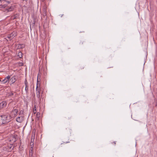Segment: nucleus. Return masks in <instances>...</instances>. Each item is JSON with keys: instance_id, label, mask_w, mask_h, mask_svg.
I'll use <instances>...</instances> for the list:
<instances>
[{"instance_id": "23", "label": "nucleus", "mask_w": 157, "mask_h": 157, "mask_svg": "<svg viewBox=\"0 0 157 157\" xmlns=\"http://www.w3.org/2000/svg\"><path fill=\"white\" fill-rule=\"evenodd\" d=\"M47 9L46 6L45 5L44 6L43 9L45 10Z\"/></svg>"}, {"instance_id": "16", "label": "nucleus", "mask_w": 157, "mask_h": 157, "mask_svg": "<svg viewBox=\"0 0 157 157\" xmlns=\"http://www.w3.org/2000/svg\"><path fill=\"white\" fill-rule=\"evenodd\" d=\"M18 56L20 58H21L22 57V53L21 52H19L18 54Z\"/></svg>"}, {"instance_id": "20", "label": "nucleus", "mask_w": 157, "mask_h": 157, "mask_svg": "<svg viewBox=\"0 0 157 157\" xmlns=\"http://www.w3.org/2000/svg\"><path fill=\"white\" fill-rule=\"evenodd\" d=\"M33 112L34 114H35L36 113V107L35 105L34 107Z\"/></svg>"}, {"instance_id": "10", "label": "nucleus", "mask_w": 157, "mask_h": 157, "mask_svg": "<svg viewBox=\"0 0 157 157\" xmlns=\"http://www.w3.org/2000/svg\"><path fill=\"white\" fill-rule=\"evenodd\" d=\"M16 136H12L10 138V141H12L13 142H15L17 140Z\"/></svg>"}, {"instance_id": "9", "label": "nucleus", "mask_w": 157, "mask_h": 157, "mask_svg": "<svg viewBox=\"0 0 157 157\" xmlns=\"http://www.w3.org/2000/svg\"><path fill=\"white\" fill-rule=\"evenodd\" d=\"M17 77L16 76H13L10 79V81L12 83H14L17 80Z\"/></svg>"}, {"instance_id": "19", "label": "nucleus", "mask_w": 157, "mask_h": 157, "mask_svg": "<svg viewBox=\"0 0 157 157\" xmlns=\"http://www.w3.org/2000/svg\"><path fill=\"white\" fill-rule=\"evenodd\" d=\"M21 142H20V144L19 147V150L20 151H21L23 150V147L22 146L21 147Z\"/></svg>"}, {"instance_id": "29", "label": "nucleus", "mask_w": 157, "mask_h": 157, "mask_svg": "<svg viewBox=\"0 0 157 157\" xmlns=\"http://www.w3.org/2000/svg\"><path fill=\"white\" fill-rule=\"evenodd\" d=\"M15 93V96H16V93Z\"/></svg>"}, {"instance_id": "25", "label": "nucleus", "mask_w": 157, "mask_h": 157, "mask_svg": "<svg viewBox=\"0 0 157 157\" xmlns=\"http://www.w3.org/2000/svg\"><path fill=\"white\" fill-rule=\"evenodd\" d=\"M33 142H32V143H30V144L31 146H32V145H33Z\"/></svg>"}, {"instance_id": "12", "label": "nucleus", "mask_w": 157, "mask_h": 157, "mask_svg": "<svg viewBox=\"0 0 157 157\" xmlns=\"http://www.w3.org/2000/svg\"><path fill=\"white\" fill-rule=\"evenodd\" d=\"M25 46V45L24 44H19L18 47L19 48H23Z\"/></svg>"}, {"instance_id": "17", "label": "nucleus", "mask_w": 157, "mask_h": 157, "mask_svg": "<svg viewBox=\"0 0 157 157\" xmlns=\"http://www.w3.org/2000/svg\"><path fill=\"white\" fill-rule=\"evenodd\" d=\"M14 95V94L12 92H9L7 94V96H12Z\"/></svg>"}, {"instance_id": "5", "label": "nucleus", "mask_w": 157, "mask_h": 157, "mask_svg": "<svg viewBox=\"0 0 157 157\" xmlns=\"http://www.w3.org/2000/svg\"><path fill=\"white\" fill-rule=\"evenodd\" d=\"M24 116H21L17 118L16 121L18 122L21 123L24 120Z\"/></svg>"}, {"instance_id": "7", "label": "nucleus", "mask_w": 157, "mask_h": 157, "mask_svg": "<svg viewBox=\"0 0 157 157\" xmlns=\"http://www.w3.org/2000/svg\"><path fill=\"white\" fill-rule=\"evenodd\" d=\"M25 90L26 92L27 93L28 92L29 90V84L27 82V80L26 79H25Z\"/></svg>"}, {"instance_id": "34", "label": "nucleus", "mask_w": 157, "mask_h": 157, "mask_svg": "<svg viewBox=\"0 0 157 157\" xmlns=\"http://www.w3.org/2000/svg\"><path fill=\"white\" fill-rule=\"evenodd\" d=\"M1 109L0 108V109Z\"/></svg>"}, {"instance_id": "30", "label": "nucleus", "mask_w": 157, "mask_h": 157, "mask_svg": "<svg viewBox=\"0 0 157 157\" xmlns=\"http://www.w3.org/2000/svg\"><path fill=\"white\" fill-rule=\"evenodd\" d=\"M10 10H8V12H9Z\"/></svg>"}, {"instance_id": "33", "label": "nucleus", "mask_w": 157, "mask_h": 157, "mask_svg": "<svg viewBox=\"0 0 157 157\" xmlns=\"http://www.w3.org/2000/svg\"><path fill=\"white\" fill-rule=\"evenodd\" d=\"M0 82H1V80L0 79Z\"/></svg>"}, {"instance_id": "2", "label": "nucleus", "mask_w": 157, "mask_h": 157, "mask_svg": "<svg viewBox=\"0 0 157 157\" xmlns=\"http://www.w3.org/2000/svg\"><path fill=\"white\" fill-rule=\"evenodd\" d=\"M14 148L13 144H9L4 146L3 147V150L4 151H10Z\"/></svg>"}, {"instance_id": "31", "label": "nucleus", "mask_w": 157, "mask_h": 157, "mask_svg": "<svg viewBox=\"0 0 157 157\" xmlns=\"http://www.w3.org/2000/svg\"><path fill=\"white\" fill-rule=\"evenodd\" d=\"M43 93V92L42 91V93H41V94H42Z\"/></svg>"}, {"instance_id": "15", "label": "nucleus", "mask_w": 157, "mask_h": 157, "mask_svg": "<svg viewBox=\"0 0 157 157\" xmlns=\"http://www.w3.org/2000/svg\"><path fill=\"white\" fill-rule=\"evenodd\" d=\"M19 15L18 14H17L15 15L14 16H12V19L14 20Z\"/></svg>"}, {"instance_id": "18", "label": "nucleus", "mask_w": 157, "mask_h": 157, "mask_svg": "<svg viewBox=\"0 0 157 157\" xmlns=\"http://www.w3.org/2000/svg\"><path fill=\"white\" fill-rule=\"evenodd\" d=\"M36 118L39 120L40 117V113L39 112H37L36 114Z\"/></svg>"}, {"instance_id": "11", "label": "nucleus", "mask_w": 157, "mask_h": 157, "mask_svg": "<svg viewBox=\"0 0 157 157\" xmlns=\"http://www.w3.org/2000/svg\"><path fill=\"white\" fill-rule=\"evenodd\" d=\"M38 82L37 81V86H36V91H37L36 92H39V93H40L41 89H40V88L38 87Z\"/></svg>"}, {"instance_id": "6", "label": "nucleus", "mask_w": 157, "mask_h": 157, "mask_svg": "<svg viewBox=\"0 0 157 157\" xmlns=\"http://www.w3.org/2000/svg\"><path fill=\"white\" fill-rule=\"evenodd\" d=\"M10 75L8 76L7 77H6L3 80L1 81L2 84H5L8 81L10 80Z\"/></svg>"}, {"instance_id": "8", "label": "nucleus", "mask_w": 157, "mask_h": 157, "mask_svg": "<svg viewBox=\"0 0 157 157\" xmlns=\"http://www.w3.org/2000/svg\"><path fill=\"white\" fill-rule=\"evenodd\" d=\"M6 104L7 103L6 101H3L0 103V108L1 109L5 107L6 106Z\"/></svg>"}, {"instance_id": "24", "label": "nucleus", "mask_w": 157, "mask_h": 157, "mask_svg": "<svg viewBox=\"0 0 157 157\" xmlns=\"http://www.w3.org/2000/svg\"><path fill=\"white\" fill-rule=\"evenodd\" d=\"M33 147H31V151H32H32H33Z\"/></svg>"}, {"instance_id": "4", "label": "nucleus", "mask_w": 157, "mask_h": 157, "mask_svg": "<svg viewBox=\"0 0 157 157\" xmlns=\"http://www.w3.org/2000/svg\"><path fill=\"white\" fill-rule=\"evenodd\" d=\"M16 36V33L15 32H13L10 34L9 35L7 36L8 38L11 40Z\"/></svg>"}, {"instance_id": "26", "label": "nucleus", "mask_w": 157, "mask_h": 157, "mask_svg": "<svg viewBox=\"0 0 157 157\" xmlns=\"http://www.w3.org/2000/svg\"><path fill=\"white\" fill-rule=\"evenodd\" d=\"M113 143L114 144H115H115H116V142L114 141V142H113Z\"/></svg>"}, {"instance_id": "22", "label": "nucleus", "mask_w": 157, "mask_h": 157, "mask_svg": "<svg viewBox=\"0 0 157 157\" xmlns=\"http://www.w3.org/2000/svg\"><path fill=\"white\" fill-rule=\"evenodd\" d=\"M5 6H5V5H0V8H5Z\"/></svg>"}, {"instance_id": "27", "label": "nucleus", "mask_w": 157, "mask_h": 157, "mask_svg": "<svg viewBox=\"0 0 157 157\" xmlns=\"http://www.w3.org/2000/svg\"><path fill=\"white\" fill-rule=\"evenodd\" d=\"M155 106H157V100L156 104L155 105Z\"/></svg>"}, {"instance_id": "32", "label": "nucleus", "mask_w": 157, "mask_h": 157, "mask_svg": "<svg viewBox=\"0 0 157 157\" xmlns=\"http://www.w3.org/2000/svg\"><path fill=\"white\" fill-rule=\"evenodd\" d=\"M6 10H8V9H6Z\"/></svg>"}, {"instance_id": "21", "label": "nucleus", "mask_w": 157, "mask_h": 157, "mask_svg": "<svg viewBox=\"0 0 157 157\" xmlns=\"http://www.w3.org/2000/svg\"><path fill=\"white\" fill-rule=\"evenodd\" d=\"M19 115L21 116L24 115V111L22 110L20 111L19 113Z\"/></svg>"}, {"instance_id": "3", "label": "nucleus", "mask_w": 157, "mask_h": 157, "mask_svg": "<svg viewBox=\"0 0 157 157\" xmlns=\"http://www.w3.org/2000/svg\"><path fill=\"white\" fill-rule=\"evenodd\" d=\"M16 108V106L13 107V109L12 111V116H13V117H15L18 113V110Z\"/></svg>"}, {"instance_id": "1", "label": "nucleus", "mask_w": 157, "mask_h": 157, "mask_svg": "<svg viewBox=\"0 0 157 157\" xmlns=\"http://www.w3.org/2000/svg\"><path fill=\"white\" fill-rule=\"evenodd\" d=\"M9 114H3L0 116V124H5L10 122L12 118Z\"/></svg>"}, {"instance_id": "14", "label": "nucleus", "mask_w": 157, "mask_h": 157, "mask_svg": "<svg viewBox=\"0 0 157 157\" xmlns=\"http://www.w3.org/2000/svg\"><path fill=\"white\" fill-rule=\"evenodd\" d=\"M36 97L38 98L39 101H41V97L40 96V93L39 92H36Z\"/></svg>"}, {"instance_id": "13", "label": "nucleus", "mask_w": 157, "mask_h": 157, "mask_svg": "<svg viewBox=\"0 0 157 157\" xmlns=\"http://www.w3.org/2000/svg\"><path fill=\"white\" fill-rule=\"evenodd\" d=\"M40 13L42 14L44 16H45L47 15V10H43V12L41 11V10L40 11Z\"/></svg>"}, {"instance_id": "28", "label": "nucleus", "mask_w": 157, "mask_h": 157, "mask_svg": "<svg viewBox=\"0 0 157 157\" xmlns=\"http://www.w3.org/2000/svg\"><path fill=\"white\" fill-rule=\"evenodd\" d=\"M2 0H0V2H1Z\"/></svg>"}]
</instances>
